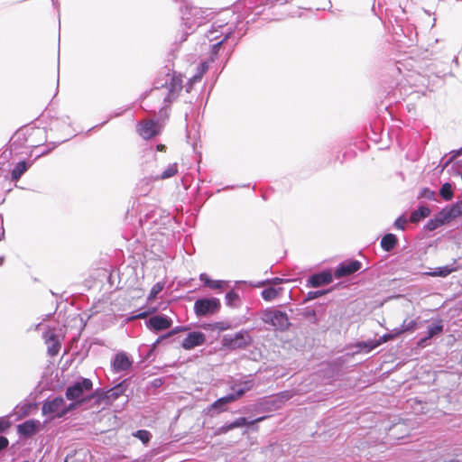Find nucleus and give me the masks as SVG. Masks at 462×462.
<instances>
[{"mask_svg": "<svg viewBox=\"0 0 462 462\" xmlns=\"http://www.w3.org/2000/svg\"><path fill=\"white\" fill-rule=\"evenodd\" d=\"M182 88V76L169 69L163 77L157 79L147 98L151 103H156L162 105V108H167L178 98Z\"/></svg>", "mask_w": 462, "mask_h": 462, "instance_id": "obj_1", "label": "nucleus"}, {"mask_svg": "<svg viewBox=\"0 0 462 462\" xmlns=\"http://www.w3.org/2000/svg\"><path fill=\"white\" fill-rule=\"evenodd\" d=\"M220 301L217 298L199 299L194 303V311L198 317L213 315L220 310Z\"/></svg>", "mask_w": 462, "mask_h": 462, "instance_id": "obj_2", "label": "nucleus"}, {"mask_svg": "<svg viewBox=\"0 0 462 462\" xmlns=\"http://www.w3.org/2000/svg\"><path fill=\"white\" fill-rule=\"evenodd\" d=\"M93 388V383L88 378H83L66 389L65 396L68 400H81L85 392Z\"/></svg>", "mask_w": 462, "mask_h": 462, "instance_id": "obj_3", "label": "nucleus"}, {"mask_svg": "<svg viewBox=\"0 0 462 462\" xmlns=\"http://www.w3.org/2000/svg\"><path fill=\"white\" fill-rule=\"evenodd\" d=\"M252 343V337L247 331H240L233 336H225L223 345L230 349L245 348Z\"/></svg>", "mask_w": 462, "mask_h": 462, "instance_id": "obj_4", "label": "nucleus"}, {"mask_svg": "<svg viewBox=\"0 0 462 462\" xmlns=\"http://www.w3.org/2000/svg\"><path fill=\"white\" fill-rule=\"evenodd\" d=\"M263 322L271 324L281 330L288 328L290 325L287 314L280 310L266 311L263 315Z\"/></svg>", "mask_w": 462, "mask_h": 462, "instance_id": "obj_5", "label": "nucleus"}, {"mask_svg": "<svg viewBox=\"0 0 462 462\" xmlns=\"http://www.w3.org/2000/svg\"><path fill=\"white\" fill-rule=\"evenodd\" d=\"M65 401L62 397H56L52 400H47L42 404V414H52L56 417H62L68 412V409H64Z\"/></svg>", "mask_w": 462, "mask_h": 462, "instance_id": "obj_6", "label": "nucleus"}, {"mask_svg": "<svg viewBox=\"0 0 462 462\" xmlns=\"http://www.w3.org/2000/svg\"><path fill=\"white\" fill-rule=\"evenodd\" d=\"M251 384L248 382L244 383V384L236 390L235 393H229L224 397H221L215 401L211 404V409H220L223 405L233 402L240 399L247 391L251 389Z\"/></svg>", "mask_w": 462, "mask_h": 462, "instance_id": "obj_7", "label": "nucleus"}, {"mask_svg": "<svg viewBox=\"0 0 462 462\" xmlns=\"http://www.w3.org/2000/svg\"><path fill=\"white\" fill-rule=\"evenodd\" d=\"M45 343L47 344V352L51 356H55L59 354L61 344L55 333V329H49L43 336Z\"/></svg>", "mask_w": 462, "mask_h": 462, "instance_id": "obj_8", "label": "nucleus"}, {"mask_svg": "<svg viewBox=\"0 0 462 462\" xmlns=\"http://www.w3.org/2000/svg\"><path fill=\"white\" fill-rule=\"evenodd\" d=\"M137 132L145 140H149L160 134L158 125L153 120L142 122L137 127Z\"/></svg>", "mask_w": 462, "mask_h": 462, "instance_id": "obj_9", "label": "nucleus"}, {"mask_svg": "<svg viewBox=\"0 0 462 462\" xmlns=\"http://www.w3.org/2000/svg\"><path fill=\"white\" fill-rule=\"evenodd\" d=\"M361 268V263L357 260L344 262L336 269L334 275L336 278H342L351 275Z\"/></svg>", "mask_w": 462, "mask_h": 462, "instance_id": "obj_10", "label": "nucleus"}, {"mask_svg": "<svg viewBox=\"0 0 462 462\" xmlns=\"http://www.w3.org/2000/svg\"><path fill=\"white\" fill-rule=\"evenodd\" d=\"M206 341V336L204 333L199 331H194L188 334V336L183 339L181 343V346L184 349L189 350L194 348L195 346H201Z\"/></svg>", "mask_w": 462, "mask_h": 462, "instance_id": "obj_11", "label": "nucleus"}, {"mask_svg": "<svg viewBox=\"0 0 462 462\" xmlns=\"http://www.w3.org/2000/svg\"><path fill=\"white\" fill-rule=\"evenodd\" d=\"M331 282L332 274L329 272H322L319 273L313 274L309 279V283L313 288L328 284Z\"/></svg>", "mask_w": 462, "mask_h": 462, "instance_id": "obj_12", "label": "nucleus"}, {"mask_svg": "<svg viewBox=\"0 0 462 462\" xmlns=\"http://www.w3.org/2000/svg\"><path fill=\"white\" fill-rule=\"evenodd\" d=\"M40 422L34 420H28L17 426L18 432L24 437H32L38 431Z\"/></svg>", "mask_w": 462, "mask_h": 462, "instance_id": "obj_13", "label": "nucleus"}, {"mask_svg": "<svg viewBox=\"0 0 462 462\" xmlns=\"http://www.w3.org/2000/svg\"><path fill=\"white\" fill-rule=\"evenodd\" d=\"M149 325L156 331L167 329L171 326V320L163 316H153L149 319Z\"/></svg>", "mask_w": 462, "mask_h": 462, "instance_id": "obj_14", "label": "nucleus"}, {"mask_svg": "<svg viewBox=\"0 0 462 462\" xmlns=\"http://www.w3.org/2000/svg\"><path fill=\"white\" fill-rule=\"evenodd\" d=\"M131 361L125 354L119 353L116 356L113 367L116 371H125L131 366Z\"/></svg>", "mask_w": 462, "mask_h": 462, "instance_id": "obj_15", "label": "nucleus"}, {"mask_svg": "<svg viewBox=\"0 0 462 462\" xmlns=\"http://www.w3.org/2000/svg\"><path fill=\"white\" fill-rule=\"evenodd\" d=\"M443 214L448 216V218L450 220L455 219L458 217L462 216V199L457 201V203L452 204L451 206H447L443 208Z\"/></svg>", "mask_w": 462, "mask_h": 462, "instance_id": "obj_16", "label": "nucleus"}, {"mask_svg": "<svg viewBox=\"0 0 462 462\" xmlns=\"http://www.w3.org/2000/svg\"><path fill=\"white\" fill-rule=\"evenodd\" d=\"M448 222H449V219L448 218V216L446 214H443V209H442L434 219H430L426 224V228L429 231H433V230L439 228L443 224L448 223Z\"/></svg>", "mask_w": 462, "mask_h": 462, "instance_id": "obj_17", "label": "nucleus"}, {"mask_svg": "<svg viewBox=\"0 0 462 462\" xmlns=\"http://www.w3.org/2000/svg\"><path fill=\"white\" fill-rule=\"evenodd\" d=\"M283 291V289L279 287L275 288L274 286L269 285L266 287L261 293L263 299L266 301H271L276 298H278Z\"/></svg>", "mask_w": 462, "mask_h": 462, "instance_id": "obj_18", "label": "nucleus"}, {"mask_svg": "<svg viewBox=\"0 0 462 462\" xmlns=\"http://www.w3.org/2000/svg\"><path fill=\"white\" fill-rule=\"evenodd\" d=\"M398 240L395 235L386 234L381 240V247L386 251L391 252L397 245Z\"/></svg>", "mask_w": 462, "mask_h": 462, "instance_id": "obj_19", "label": "nucleus"}, {"mask_svg": "<svg viewBox=\"0 0 462 462\" xmlns=\"http://www.w3.org/2000/svg\"><path fill=\"white\" fill-rule=\"evenodd\" d=\"M430 210L426 206H420L418 209L414 210L410 216V221L411 223H418L421 219L429 217Z\"/></svg>", "mask_w": 462, "mask_h": 462, "instance_id": "obj_20", "label": "nucleus"}, {"mask_svg": "<svg viewBox=\"0 0 462 462\" xmlns=\"http://www.w3.org/2000/svg\"><path fill=\"white\" fill-rule=\"evenodd\" d=\"M27 170V162L25 161L19 162L11 172L12 180L17 181Z\"/></svg>", "mask_w": 462, "mask_h": 462, "instance_id": "obj_21", "label": "nucleus"}, {"mask_svg": "<svg viewBox=\"0 0 462 462\" xmlns=\"http://www.w3.org/2000/svg\"><path fill=\"white\" fill-rule=\"evenodd\" d=\"M208 69V63L207 61L201 62L199 67L198 68V72L189 79V86L187 89L189 92V89L192 88L193 83L199 81L204 74Z\"/></svg>", "mask_w": 462, "mask_h": 462, "instance_id": "obj_22", "label": "nucleus"}, {"mask_svg": "<svg viewBox=\"0 0 462 462\" xmlns=\"http://www.w3.org/2000/svg\"><path fill=\"white\" fill-rule=\"evenodd\" d=\"M199 280L204 282L205 286L212 290H220L224 286V282L211 280L206 273H201Z\"/></svg>", "mask_w": 462, "mask_h": 462, "instance_id": "obj_23", "label": "nucleus"}, {"mask_svg": "<svg viewBox=\"0 0 462 462\" xmlns=\"http://www.w3.org/2000/svg\"><path fill=\"white\" fill-rule=\"evenodd\" d=\"M443 331V323L441 319H438L436 322L429 326L427 330V338H432L436 335L440 334Z\"/></svg>", "mask_w": 462, "mask_h": 462, "instance_id": "obj_24", "label": "nucleus"}, {"mask_svg": "<svg viewBox=\"0 0 462 462\" xmlns=\"http://www.w3.org/2000/svg\"><path fill=\"white\" fill-rule=\"evenodd\" d=\"M439 195L445 201H450L454 198L452 185L448 182L444 183L439 189Z\"/></svg>", "mask_w": 462, "mask_h": 462, "instance_id": "obj_25", "label": "nucleus"}, {"mask_svg": "<svg viewBox=\"0 0 462 462\" xmlns=\"http://www.w3.org/2000/svg\"><path fill=\"white\" fill-rule=\"evenodd\" d=\"M178 173V164L172 163L167 167V169L160 175L155 178L156 180H166L175 176Z\"/></svg>", "mask_w": 462, "mask_h": 462, "instance_id": "obj_26", "label": "nucleus"}, {"mask_svg": "<svg viewBox=\"0 0 462 462\" xmlns=\"http://www.w3.org/2000/svg\"><path fill=\"white\" fill-rule=\"evenodd\" d=\"M266 418H267V416H262L254 420L248 421L245 417H240V418L236 419V420H234L232 422V424H233L234 429H236V428H239V427H242L245 425H253L256 422L263 421Z\"/></svg>", "mask_w": 462, "mask_h": 462, "instance_id": "obj_27", "label": "nucleus"}, {"mask_svg": "<svg viewBox=\"0 0 462 462\" xmlns=\"http://www.w3.org/2000/svg\"><path fill=\"white\" fill-rule=\"evenodd\" d=\"M417 327V322L414 319L403 320L401 328L395 330V335H401L406 331H413Z\"/></svg>", "mask_w": 462, "mask_h": 462, "instance_id": "obj_28", "label": "nucleus"}, {"mask_svg": "<svg viewBox=\"0 0 462 462\" xmlns=\"http://www.w3.org/2000/svg\"><path fill=\"white\" fill-rule=\"evenodd\" d=\"M407 427L402 424V423H399V424H395L392 429H391V436L394 439H400L402 438H403V436H400V433H403V432H407Z\"/></svg>", "mask_w": 462, "mask_h": 462, "instance_id": "obj_29", "label": "nucleus"}, {"mask_svg": "<svg viewBox=\"0 0 462 462\" xmlns=\"http://www.w3.org/2000/svg\"><path fill=\"white\" fill-rule=\"evenodd\" d=\"M78 457L76 458L77 461L79 460H87L88 459V457L89 456V453L84 449H80L79 451H74L73 452V456H71L70 454H68L65 457V460L64 462H69V460L70 458H72L73 457Z\"/></svg>", "mask_w": 462, "mask_h": 462, "instance_id": "obj_30", "label": "nucleus"}, {"mask_svg": "<svg viewBox=\"0 0 462 462\" xmlns=\"http://www.w3.org/2000/svg\"><path fill=\"white\" fill-rule=\"evenodd\" d=\"M226 304L233 307L239 303V296L234 291H230L226 294Z\"/></svg>", "mask_w": 462, "mask_h": 462, "instance_id": "obj_31", "label": "nucleus"}, {"mask_svg": "<svg viewBox=\"0 0 462 462\" xmlns=\"http://www.w3.org/2000/svg\"><path fill=\"white\" fill-rule=\"evenodd\" d=\"M454 271V269L448 268V266L439 268L438 271L429 273L428 274L430 276H440V277H446L449 273H451Z\"/></svg>", "mask_w": 462, "mask_h": 462, "instance_id": "obj_32", "label": "nucleus"}, {"mask_svg": "<svg viewBox=\"0 0 462 462\" xmlns=\"http://www.w3.org/2000/svg\"><path fill=\"white\" fill-rule=\"evenodd\" d=\"M134 436L136 438H138L144 444L148 443L151 439V433L145 430H137L134 433Z\"/></svg>", "mask_w": 462, "mask_h": 462, "instance_id": "obj_33", "label": "nucleus"}, {"mask_svg": "<svg viewBox=\"0 0 462 462\" xmlns=\"http://www.w3.org/2000/svg\"><path fill=\"white\" fill-rule=\"evenodd\" d=\"M282 282H283V280L282 278L275 277V278H273V279H268V280L263 281L261 282H258L256 287H264V286H267V285L273 286V285L280 284Z\"/></svg>", "mask_w": 462, "mask_h": 462, "instance_id": "obj_34", "label": "nucleus"}, {"mask_svg": "<svg viewBox=\"0 0 462 462\" xmlns=\"http://www.w3.org/2000/svg\"><path fill=\"white\" fill-rule=\"evenodd\" d=\"M418 198L433 200L435 199V191L431 190L429 188H424L421 189Z\"/></svg>", "mask_w": 462, "mask_h": 462, "instance_id": "obj_35", "label": "nucleus"}, {"mask_svg": "<svg viewBox=\"0 0 462 462\" xmlns=\"http://www.w3.org/2000/svg\"><path fill=\"white\" fill-rule=\"evenodd\" d=\"M163 290V284L157 282L154 284L150 291V295L148 297L149 300L154 299L157 294H159Z\"/></svg>", "mask_w": 462, "mask_h": 462, "instance_id": "obj_36", "label": "nucleus"}, {"mask_svg": "<svg viewBox=\"0 0 462 462\" xmlns=\"http://www.w3.org/2000/svg\"><path fill=\"white\" fill-rule=\"evenodd\" d=\"M93 397H94V395H89L88 397L82 398L81 400H74L75 402L70 403L68 407L64 406V409H68V411L70 410H73V409L77 408L78 406L82 405L85 402L90 400Z\"/></svg>", "mask_w": 462, "mask_h": 462, "instance_id": "obj_37", "label": "nucleus"}, {"mask_svg": "<svg viewBox=\"0 0 462 462\" xmlns=\"http://www.w3.org/2000/svg\"><path fill=\"white\" fill-rule=\"evenodd\" d=\"M226 40V37H225L222 41L215 43L213 46H212V50H211V61H214L216 57L217 56L218 54V51L220 50V47L221 45L223 44V42Z\"/></svg>", "mask_w": 462, "mask_h": 462, "instance_id": "obj_38", "label": "nucleus"}, {"mask_svg": "<svg viewBox=\"0 0 462 462\" xmlns=\"http://www.w3.org/2000/svg\"><path fill=\"white\" fill-rule=\"evenodd\" d=\"M380 346V342L378 340L364 342L359 344V346L367 348L368 351L374 349L375 347Z\"/></svg>", "mask_w": 462, "mask_h": 462, "instance_id": "obj_39", "label": "nucleus"}, {"mask_svg": "<svg viewBox=\"0 0 462 462\" xmlns=\"http://www.w3.org/2000/svg\"><path fill=\"white\" fill-rule=\"evenodd\" d=\"M406 224L407 219L402 216L398 217L394 222L395 227L401 230H403L405 228Z\"/></svg>", "mask_w": 462, "mask_h": 462, "instance_id": "obj_40", "label": "nucleus"}, {"mask_svg": "<svg viewBox=\"0 0 462 462\" xmlns=\"http://www.w3.org/2000/svg\"><path fill=\"white\" fill-rule=\"evenodd\" d=\"M395 330L396 329L393 330L394 333H389V334H385V335L382 336L378 339V342H380V345L383 344V343H385L387 341L394 339L398 336V335H395Z\"/></svg>", "mask_w": 462, "mask_h": 462, "instance_id": "obj_41", "label": "nucleus"}, {"mask_svg": "<svg viewBox=\"0 0 462 462\" xmlns=\"http://www.w3.org/2000/svg\"><path fill=\"white\" fill-rule=\"evenodd\" d=\"M328 291H310L308 293V300H314L318 297H320L326 294Z\"/></svg>", "mask_w": 462, "mask_h": 462, "instance_id": "obj_42", "label": "nucleus"}, {"mask_svg": "<svg viewBox=\"0 0 462 462\" xmlns=\"http://www.w3.org/2000/svg\"><path fill=\"white\" fill-rule=\"evenodd\" d=\"M10 427V422L7 420L0 419V433L5 432Z\"/></svg>", "mask_w": 462, "mask_h": 462, "instance_id": "obj_43", "label": "nucleus"}, {"mask_svg": "<svg viewBox=\"0 0 462 462\" xmlns=\"http://www.w3.org/2000/svg\"><path fill=\"white\" fill-rule=\"evenodd\" d=\"M8 443L9 441L5 437L0 436V451L5 448L8 446Z\"/></svg>", "mask_w": 462, "mask_h": 462, "instance_id": "obj_44", "label": "nucleus"}, {"mask_svg": "<svg viewBox=\"0 0 462 462\" xmlns=\"http://www.w3.org/2000/svg\"><path fill=\"white\" fill-rule=\"evenodd\" d=\"M234 427H233V424L230 423V424H227V425H225L223 427H221L219 430H218V433H226L227 431L233 430Z\"/></svg>", "mask_w": 462, "mask_h": 462, "instance_id": "obj_45", "label": "nucleus"}, {"mask_svg": "<svg viewBox=\"0 0 462 462\" xmlns=\"http://www.w3.org/2000/svg\"><path fill=\"white\" fill-rule=\"evenodd\" d=\"M430 338H427V337L421 338L419 342H418V346L420 347H424L427 346V342L428 340H430Z\"/></svg>", "mask_w": 462, "mask_h": 462, "instance_id": "obj_46", "label": "nucleus"}, {"mask_svg": "<svg viewBox=\"0 0 462 462\" xmlns=\"http://www.w3.org/2000/svg\"><path fill=\"white\" fill-rule=\"evenodd\" d=\"M156 149L159 152H165L166 151V146L164 144H162V143H159V144H157Z\"/></svg>", "mask_w": 462, "mask_h": 462, "instance_id": "obj_47", "label": "nucleus"}, {"mask_svg": "<svg viewBox=\"0 0 462 462\" xmlns=\"http://www.w3.org/2000/svg\"><path fill=\"white\" fill-rule=\"evenodd\" d=\"M56 94V88H53L50 94L48 95V98H51V97L55 96Z\"/></svg>", "mask_w": 462, "mask_h": 462, "instance_id": "obj_48", "label": "nucleus"}]
</instances>
